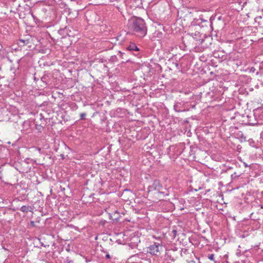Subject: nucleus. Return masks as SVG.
<instances>
[{"instance_id":"20e7f679","label":"nucleus","mask_w":263,"mask_h":263,"mask_svg":"<svg viewBox=\"0 0 263 263\" xmlns=\"http://www.w3.org/2000/svg\"><path fill=\"white\" fill-rule=\"evenodd\" d=\"M157 185L159 186V184L158 183L155 182L153 185L149 186L148 195L150 197L153 195H157L159 194V191L156 190V187Z\"/></svg>"},{"instance_id":"4468645a","label":"nucleus","mask_w":263,"mask_h":263,"mask_svg":"<svg viewBox=\"0 0 263 263\" xmlns=\"http://www.w3.org/2000/svg\"><path fill=\"white\" fill-rule=\"evenodd\" d=\"M21 41L22 42H23V43H24V40H21Z\"/></svg>"},{"instance_id":"f8f14e48","label":"nucleus","mask_w":263,"mask_h":263,"mask_svg":"<svg viewBox=\"0 0 263 263\" xmlns=\"http://www.w3.org/2000/svg\"><path fill=\"white\" fill-rule=\"evenodd\" d=\"M187 263H195V262L193 260H191V261H188Z\"/></svg>"},{"instance_id":"f03ea898","label":"nucleus","mask_w":263,"mask_h":263,"mask_svg":"<svg viewBox=\"0 0 263 263\" xmlns=\"http://www.w3.org/2000/svg\"><path fill=\"white\" fill-rule=\"evenodd\" d=\"M192 23L194 25H197L202 29V31L211 32L214 31L215 32H218L220 31L218 28L214 29L213 22L208 21L201 17L199 18H195Z\"/></svg>"},{"instance_id":"f257e3e1","label":"nucleus","mask_w":263,"mask_h":263,"mask_svg":"<svg viewBox=\"0 0 263 263\" xmlns=\"http://www.w3.org/2000/svg\"><path fill=\"white\" fill-rule=\"evenodd\" d=\"M127 26L131 30L146 33L147 29L143 19L133 16L128 20Z\"/></svg>"},{"instance_id":"1a4fd4ad","label":"nucleus","mask_w":263,"mask_h":263,"mask_svg":"<svg viewBox=\"0 0 263 263\" xmlns=\"http://www.w3.org/2000/svg\"><path fill=\"white\" fill-rule=\"evenodd\" d=\"M85 114H81L80 115V116H81V119H84V117L85 116Z\"/></svg>"},{"instance_id":"9b49d317","label":"nucleus","mask_w":263,"mask_h":263,"mask_svg":"<svg viewBox=\"0 0 263 263\" xmlns=\"http://www.w3.org/2000/svg\"><path fill=\"white\" fill-rule=\"evenodd\" d=\"M30 224H31V225L32 227H35V223H34V222L33 221H31L30 222Z\"/></svg>"},{"instance_id":"7ed1b4c3","label":"nucleus","mask_w":263,"mask_h":263,"mask_svg":"<svg viewBox=\"0 0 263 263\" xmlns=\"http://www.w3.org/2000/svg\"><path fill=\"white\" fill-rule=\"evenodd\" d=\"M162 246L158 243L154 242L148 248L147 252L153 255H157L162 250Z\"/></svg>"},{"instance_id":"0eeeda50","label":"nucleus","mask_w":263,"mask_h":263,"mask_svg":"<svg viewBox=\"0 0 263 263\" xmlns=\"http://www.w3.org/2000/svg\"><path fill=\"white\" fill-rule=\"evenodd\" d=\"M127 49L129 50H135V51H138L139 49L137 47V46L135 44H130L128 47Z\"/></svg>"},{"instance_id":"9d476101","label":"nucleus","mask_w":263,"mask_h":263,"mask_svg":"<svg viewBox=\"0 0 263 263\" xmlns=\"http://www.w3.org/2000/svg\"><path fill=\"white\" fill-rule=\"evenodd\" d=\"M213 257H214V255L213 254H211L209 256V258L211 260H213Z\"/></svg>"},{"instance_id":"6e6552de","label":"nucleus","mask_w":263,"mask_h":263,"mask_svg":"<svg viewBox=\"0 0 263 263\" xmlns=\"http://www.w3.org/2000/svg\"><path fill=\"white\" fill-rule=\"evenodd\" d=\"M31 207L29 206L24 205L21 208V210L23 212H28L31 210Z\"/></svg>"},{"instance_id":"39448f33","label":"nucleus","mask_w":263,"mask_h":263,"mask_svg":"<svg viewBox=\"0 0 263 263\" xmlns=\"http://www.w3.org/2000/svg\"><path fill=\"white\" fill-rule=\"evenodd\" d=\"M217 20H214V24H215V25H216L217 24L219 25V27H216V29H219V28H222L223 27V26L224 25V21H223V20L222 19V16H219L217 17Z\"/></svg>"},{"instance_id":"423d86ee","label":"nucleus","mask_w":263,"mask_h":263,"mask_svg":"<svg viewBox=\"0 0 263 263\" xmlns=\"http://www.w3.org/2000/svg\"><path fill=\"white\" fill-rule=\"evenodd\" d=\"M132 3L134 8H141L142 6V0H132Z\"/></svg>"},{"instance_id":"ddd939ff","label":"nucleus","mask_w":263,"mask_h":263,"mask_svg":"<svg viewBox=\"0 0 263 263\" xmlns=\"http://www.w3.org/2000/svg\"><path fill=\"white\" fill-rule=\"evenodd\" d=\"M106 257L107 258H109L110 257L109 255H108V254L106 255Z\"/></svg>"}]
</instances>
